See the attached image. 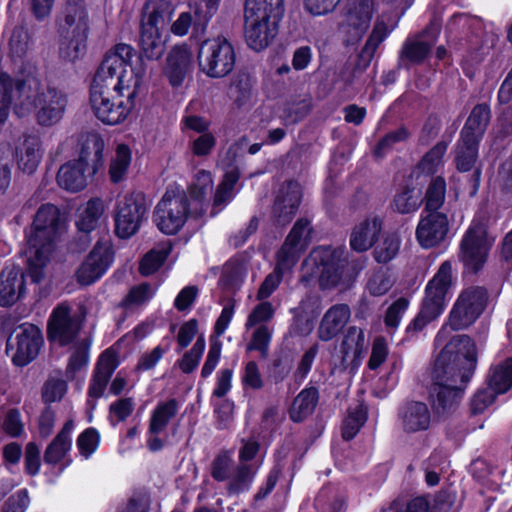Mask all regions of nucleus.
I'll return each instance as SVG.
<instances>
[{
	"mask_svg": "<svg viewBox=\"0 0 512 512\" xmlns=\"http://www.w3.org/2000/svg\"><path fill=\"white\" fill-rule=\"evenodd\" d=\"M213 186L212 175L210 172L202 170L195 176V181L191 189L193 197L201 200L211 193Z\"/></svg>",
	"mask_w": 512,
	"mask_h": 512,
	"instance_id": "nucleus-63",
	"label": "nucleus"
},
{
	"mask_svg": "<svg viewBox=\"0 0 512 512\" xmlns=\"http://www.w3.org/2000/svg\"><path fill=\"white\" fill-rule=\"evenodd\" d=\"M25 291V280L18 267H6L0 273V305L14 304Z\"/></svg>",
	"mask_w": 512,
	"mask_h": 512,
	"instance_id": "nucleus-29",
	"label": "nucleus"
},
{
	"mask_svg": "<svg viewBox=\"0 0 512 512\" xmlns=\"http://www.w3.org/2000/svg\"><path fill=\"white\" fill-rule=\"evenodd\" d=\"M237 180V172L230 171L225 174L223 181L220 183L216 190L214 206H221L232 198V190Z\"/></svg>",
	"mask_w": 512,
	"mask_h": 512,
	"instance_id": "nucleus-60",
	"label": "nucleus"
},
{
	"mask_svg": "<svg viewBox=\"0 0 512 512\" xmlns=\"http://www.w3.org/2000/svg\"><path fill=\"white\" fill-rule=\"evenodd\" d=\"M67 97L56 87L45 83H34L23 100L16 103L14 112L19 118L34 112L37 123L49 127L58 123L65 112Z\"/></svg>",
	"mask_w": 512,
	"mask_h": 512,
	"instance_id": "nucleus-4",
	"label": "nucleus"
},
{
	"mask_svg": "<svg viewBox=\"0 0 512 512\" xmlns=\"http://www.w3.org/2000/svg\"><path fill=\"white\" fill-rule=\"evenodd\" d=\"M312 228L306 218L298 219L288 234L284 244L277 253V265L261 284L257 299H267L279 286L284 271L290 270L298 261L310 242Z\"/></svg>",
	"mask_w": 512,
	"mask_h": 512,
	"instance_id": "nucleus-5",
	"label": "nucleus"
},
{
	"mask_svg": "<svg viewBox=\"0 0 512 512\" xmlns=\"http://www.w3.org/2000/svg\"><path fill=\"white\" fill-rule=\"evenodd\" d=\"M375 11L374 0H348L345 23L355 30L357 36H361L369 28Z\"/></svg>",
	"mask_w": 512,
	"mask_h": 512,
	"instance_id": "nucleus-25",
	"label": "nucleus"
},
{
	"mask_svg": "<svg viewBox=\"0 0 512 512\" xmlns=\"http://www.w3.org/2000/svg\"><path fill=\"white\" fill-rule=\"evenodd\" d=\"M167 31L141 28L140 47L142 54L150 60L159 59L165 49Z\"/></svg>",
	"mask_w": 512,
	"mask_h": 512,
	"instance_id": "nucleus-35",
	"label": "nucleus"
},
{
	"mask_svg": "<svg viewBox=\"0 0 512 512\" xmlns=\"http://www.w3.org/2000/svg\"><path fill=\"white\" fill-rule=\"evenodd\" d=\"M245 10L283 16L284 0H246Z\"/></svg>",
	"mask_w": 512,
	"mask_h": 512,
	"instance_id": "nucleus-59",
	"label": "nucleus"
},
{
	"mask_svg": "<svg viewBox=\"0 0 512 512\" xmlns=\"http://www.w3.org/2000/svg\"><path fill=\"white\" fill-rule=\"evenodd\" d=\"M476 346L466 335L453 337L436 359L430 390L434 412L444 415L453 411L462 397L463 386L476 367Z\"/></svg>",
	"mask_w": 512,
	"mask_h": 512,
	"instance_id": "nucleus-2",
	"label": "nucleus"
},
{
	"mask_svg": "<svg viewBox=\"0 0 512 512\" xmlns=\"http://www.w3.org/2000/svg\"><path fill=\"white\" fill-rule=\"evenodd\" d=\"M235 468L232 453L221 451L211 463V476L218 482L228 481Z\"/></svg>",
	"mask_w": 512,
	"mask_h": 512,
	"instance_id": "nucleus-47",
	"label": "nucleus"
},
{
	"mask_svg": "<svg viewBox=\"0 0 512 512\" xmlns=\"http://www.w3.org/2000/svg\"><path fill=\"white\" fill-rule=\"evenodd\" d=\"M383 228V217L370 214L356 224L350 235V246L357 252L369 250L378 240Z\"/></svg>",
	"mask_w": 512,
	"mask_h": 512,
	"instance_id": "nucleus-22",
	"label": "nucleus"
},
{
	"mask_svg": "<svg viewBox=\"0 0 512 512\" xmlns=\"http://www.w3.org/2000/svg\"><path fill=\"white\" fill-rule=\"evenodd\" d=\"M401 246V238L397 232L387 233L382 242L374 250V258L378 263H388L396 257Z\"/></svg>",
	"mask_w": 512,
	"mask_h": 512,
	"instance_id": "nucleus-45",
	"label": "nucleus"
},
{
	"mask_svg": "<svg viewBox=\"0 0 512 512\" xmlns=\"http://www.w3.org/2000/svg\"><path fill=\"white\" fill-rule=\"evenodd\" d=\"M43 344L40 329L32 324H23L8 338L7 354L17 366H25L39 354Z\"/></svg>",
	"mask_w": 512,
	"mask_h": 512,
	"instance_id": "nucleus-14",
	"label": "nucleus"
},
{
	"mask_svg": "<svg viewBox=\"0 0 512 512\" xmlns=\"http://www.w3.org/2000/svg\"><path fill=\"white\" fill-rule=\"evenodd\" d=\"M366 349L365 334L363 329L351 326L341 343L342 365L348 366L358 361Z\"/></svg>",
	"mask_w": 512,
	"mask_h": 512,
	"instance_id": "nucleus-33",
	"label": "nucleus"
},
{
	"mask_svg": "<svg viewBox=\"0 0 512 512\" xmlns=\"http://www.w3.org/2000/svg\"><path fill=\"white\" fill-rule=\"evenodd\" d=\"M90 24L88 8L83 1L67 4L60 24L61 32L69 39V44L60 48V54L63 58L74 61L84 54Z\"/></svg>",
	"mask_w": 512,
	"mask_h": 512,
	"instance_id": "nucleus-7",
	"label": "nucleus"
},
{
	"mask_svg": "<svg viewBox=\"0 0 512 512\" xmlns=\"http://www.w3.org/2000/svg\"><path fill=\"white\" fill-rule=\"evenodd\" d=\"M42 155L40 139L34 135H26L15 149L17 167L23 173L32 174L41 162Z\"/></svg>",
	"mask_w": 512,
	"mask_h": 512,
	"instance_id": "nucleus-27",
	"label": "nucleus"
},
{
	"mask_svg": "<svg viewBox=\"0 0 512 512\" xmlns=\"http://www.w3.org/2000/svg\"><path fill=\"white\" fill-rule=\"evenodd\" d=\"M422 203L421 193L414 188H405L398 192L392 201L394 211L407 214L416 211Z\"/></svg>",
	"mask_w": 512,
	"mask_h": 512,
	"instance_id": "nucleus-44",
	"label": "nucleus"
},
{
	"mask_svg": "<svg viewBox=\"0 0 512 512\" xmlns=\"http://www.w3.org/2000/svg\"><path fill=\"white\" fill-rule=\"evenodd\" d=\"M153 294L152 287L148 283H142L132 287L121 304L126 309H133L148 302Z\"/></svg>",
	"mask_w": 512,
	"mask_h": 512,
	"instance_id": "nucleus-54",
	"label": "nucleus"
},
{
	"mask_svg": "<svg viewBox=\"0 0 512 512\" xmlns=\"http://www.w3.org/2000/svg\"><path fill=\"white\" fill-rule=\"evenodd\" d=\"M71 344V355L65 371L68 380L74 379L76 372L85 368L89 362L90 343L88 339H78Z\"/></svg>",
	"mask_w": 512,
	"mask_h": 512,
	"instance_id": "nucleus-39",
	"label": "nucleus"
},
{
	"mask_svg": "<svg viewBox=\"0 0 512 512\" xmlns=\"http://www.w3.org/2000/svg\"><path fill=\"white\" fill-rule=\"evenodd\" d=\"M81 321L66 304L56 306L48 320L47 337L50 342L67 346L78 340Z\"/></svg>",
	"mask_w": 512,
	"mask_h": 512,
	"instance_id": "nucleus-16",
	"label": "nucleus"
},
{
	"mask_svg": "<svg viewBox=\"0 0 512 512\" xmlns=\"http://www.w3.org/2000/svg\"><path fill=\"white\" fill-rule=\"evenodd\" d=\"M118 366L117 355L114 351L105 350L96 365L92 376L88 396L97 399L101 397L106 389L107 383Z\"/></svg>",
	"mask_w": 512,
	"mask_h": 512,
	"instance_id": "nucleus-28",
	"label": "nucleus"
},
{
	"mask_svg": "<svg viewBox=\"0 0 512 512\" xmlns=\"http://www.w3.org/2000/svg\"><path fill=\"white\" fill-rule=\"evenodd\" d=\"M236 55L232 44L224 37L205 40L198 52L201 71L212 78L228 75L234 68Z\"/></svg>",
	"mask_w": 512,
	"mask_h": 512,
	"instance_id": "nucleus-11",
	"label": "nucleus"
},
{
	"mask_svg": "<svg viewBox=\"0 0 512 512\" xmlns=\"http://www.w3.org/2000/svg\"><path fill=\"white\" fill-rule=\"evenodd\" d=\"M73 420H68L44 452V461L48 464H57L63 461L72 447Z\"/></svg>",
	"mask_w": 512,
	"mask_h": 512,
	"instance_id": "nucleus-30",
	"label": "nucleus"
},
{
	"mask_svg": "<svg viewBox=\"0 0 512 512\" xmlns=\"http://www.w3.org/2000/svg\"><path fill=\"white\" fill-rule=\"evenodd\" d=\"M149 204L139 191L128 192L119 197L115 207V232L120 238L133 236L147 219Z\"/></svg>",
	"mask_w": 512,
	"mask_h": 512,
	"instance_id": "nucleus-12",
	"label": "nucleus"
},
{
	"mask_svg": "<svg viewBox=\"0 0 512 512\" xmlns=\"http://www.w3.org/2000/svg\"><path fill=\"white\" fill-rule=\"evenodd\" d=\"M60 228L58 208L53 204L40 206L26 236L27 272L34 282H40L45 276L44 268L53 251L54 241Z\"/></svg>",
	"mask_w": 512,
	"mask_h": 512,
	"instance_id": "nucleus-3",
	"label": "nucleus"
},
{
	"mask_svg": "<svg viewBox=\"0 0 512 512\" xmlns=\"http://www.w3.org/2000/svg\"><path fill=\"white\" fill-rule=\"evenodd\" d=\"M317 390L314 388L302 390L294 399L290 408V418L301 422L314 410L317 403Z\"/></svg>",
	"mask_w": 512,
	"mask_h": 512,
	"instance_id": "nucleus-41",
	"label": "nucleus"
},
{
	"mask_svg": "<svg viewBox=\"0 0 512 512\" xmlns=\"http://www.w3.org/2000/svg\"><path fill=\"white\" fill-rule=\"evenodd\" d=\"M189 200L184 190L170 187L155 207L153 221L164 234L179 232L189 217Z\"/></svg>",
	"mask_w": 512,
	"mask_h": 512,
	"instance_id": "nucleus-10",
	"label": "nucleus"
},
{
	"mask_svg": "<svg viewBox=\"0 0 512 512\" xmlns=\"http://www.w3.org/2000/svg\"><path fill=\"white\" fill-rule=\"evenodd\" d=\"M96 173L86 162L77 159L63 164L57 173L58 185L70 192L84 189L88 180Z\"/></svg>",
	"mask_w": 512,
	"mask_h": 512,
	"instance_id": "nucleus-21",
	"label": "nucleus"
},
{
	"mask_svg": "<svg viewBox=\"0 0 512 512\" xmlns=\"http://www.w3.org/2000/svg\"><path fill=\"white\" fill-rule=\"evenodd\" d=\"M398 421L405 433L422 432L430 427L431 412L426 403L409 401L399 408Z\"/></svg>",
	"mask_w": 512,
	"mask_h": 512,
	"instance_id": "nucleus-20",
	"label": "nucleus"
},
{
	"mask_svg": "<svg viewBox=\"0 0 512 512\" xmlns=\"http://www.w3.org/2000/svg\"><path fill=\"white\" fill-rule=\"evenodd\" d=\"M131 160L132 152L130 148L125 144H118L109 166V176L113 183H119L125 179Z\"/></svg>",
	"mask_w": 512,
	"mask_h": 512,
	"instance_id": "nucleus-40",
	"label": "nucleus"
},
{
	"mask_svg": "<svg viewBox=\"0 0 512 512\" xmlns=\"http://www.w3.org/2000/svg\"><path fill=\"white\" fill-rule=\"evenodd\" d=\"M301 185L295 181L284 183L276 193L272 206V220L277 225H286L296 215L302 200Z\"/></svg>",
	"mask_w": 512,
	"mask_h": 512,
	"instance_id": "nucleus-17",
	"label": "nucleus"
},
{
	"mask_svg": "<svg viewBox=\"0 0 512 512\" xmlns=\"http://www.w3.org/2000/svg\"><path fill=\"white\" fill-rule=\"evenodd\" d=\"M99 443V434L93 428L83 431L77 439V447L82 455L90 456L97 448Z\"/></svg>",
	"mask_w": 512,
	"mask_h": 512,
	"instance_id": "nucleus-64",
	"label": "nucleus"
},
{
	"mask_svg": "<svg viewBox=\"0 0 512 512\" xmlns=\"http://www.w3.org/2000/svg\"><path fill=\"white\" fill-rule=\"evenodd\" d=\"M105 205L99 198L90 199L82 208L77 220V227L83 232H91L96 229L104 215Z\"/></svg>",
	"mask_w": 512,
	"mask_h": 512,
	"instance_id": "nucleus-38",
	"label": "nucleus"
},
{
	"mask_svg": "<svg viewBox=\"0 0 512 512\" xmlns=\"http://www.w3.org/2000/svg\"><path fill=\"white\" fill-rule=\"evenodd\" d=\"M192 66V53L186 46H176L168 54L165 75L174 87L182 85Z\"/></svg>",
	"mask_w": 512,
	"mask_h": 512,
	"instance_id": "nucleus-26",
	"label": "nucleus"
},
{
	"mask_svg": "<svg viewBox=\"0 0 512 512\" xmlns=\"http://www.w3.org/2000/svg\"><path fill=\"white\" fill-rule=\"evenodd\" d=\"M393 281L386 270L373 273L366 285L368 292L373 296L384 295L392 287Z\"/></svg>",
	"mask_w": 512,
	"mask_h": 512,
	"instance_id": "nucleus-58",
	"label": "nucleus"
},
{
	"mask_svg": "<svg viewBox=\"0 0 512 512\" xmlns=\"http://www.w3.org/2000/svg\"><path fill=\"white\" fill-rule=\"evenodd\" d=\"M215 145L216 137L211 132L201 134L189 143L192 154L197 157L210 155Z\"/></svg>",
	"mask_w": 512,
	"mask_h": 512,
	"instance_id": "nucleus-61",
	"label": "nucleus"
},
{
	"mask_svg": "<svg viewBox=\"0 0 512 512\" xmlns=\"http://www.w3.org/2000/svg\"><path fill=\"white\" fill-rule=\"evenodd\" d=\"M205 350V339L203 336L198 337L193 347L184 354L179 361V367L184 373L192 372L199 364L202 354Z\"/></svg>",
	"mask_w": 512,
	"mask_h": 512,
	"instance_id": "nucleus-57",
	"label": "nucleus"
},
{
	"mask_svg": "<svg viewBox=\"0 0 512 512\" xmlns=\"http://www.w3.org/2000/svg\"><path fill=\"white\" fill-rule=\"evenodd\" d=\"M478 142L479 141L473 140V138L461 137L456 151L458 170L463 172L471 170L477 159Z\"/></svg>",
	"mask_w": 512,
	"mask_h": 512,
	"instance_id": "nucleus-43",
	"label": "nucleus"
},
{
	"mask_svg": "<svg viewBox=\"0 0 512 512\" xmlns=\"http://www.w3.org/2000/svg\"><path fill=\"white\" fill-rule=\"evenodd\" d=\"M445 193V180L442 177L433 179L426 192L425 210L429 212H436L444 203Z\"/></svg>",
	"mask_w": 512,
	"mask_h": 512,
	"instance_id": "nucleus-49",
	"label": "nucleus"
},
{
	"mask_svg": "<svg viewBox=\"0 0 512 512\" xmlns=\"http://www.w3.org/2000/svg\"><path fill=\"white\" fill-rule=\"evenodd\" d=\"M410 136V132L405 127H400L387 133L380 139L375 147L374 154L376 157H383L386 153L391 151L396 145L405 142Z\"/></svg>",
	"mask_w": 512,
	"mask_h": 512,
	"instance_id": "nucleus-52",
	"label": "nucleus"
},
{
	"mask_svg": "<svg viewBox=\"0 0 512 512\" xmlns=\"http://www.w3.org/2000/svg\"><path fill=\"white\" fill-rule=\"evenodd\" d=\"M453 282L452 265L449 261H445L427 283L421 309L407 327L408 333L421 331L444 312Z\"/></svg>",
	"mask_w": 512,
	"mask_h": 512,
	"instance_id": "nucleus-6",
	"label": "nucleus"
},
{
	"mask_svg": "<svg viewBox=\"0 0 512 512\" xmlns=\"http://www.w3.org/2000/svg\"><path fill=\"white\" fill-rule=\"evenodd\" d=\"M422 213L416 228V239L421 247L432 248L441 243L448 233V219L444 213Z\"/></svg>",
	"mask_w": 512,
	"mask_h": 512,
	"instance_id": "nucleus-19",
	"label": "nucleus"
},
{
	"mask_svg": "<svg viewBox=\"0 0 512 512\" xmlns=\"http://www.w3.org/2000/svg\"><path fill=\"white\" fill-rule=\"evenodd\" d=\"M494 242L487 234L481 222H473L463 236L459 258L464 267L471 272L479 271L485 264Z\"/></svg>",
	"mask_w": 512,
	"mask_h": 512,
	"instance_id": "nucleus-13",
	"label": "nucleus"
},
{
	"mask_svg": "<svg viewBox=\"0 0 512 512\" xmlns=\"http://www.w3.org/2000/svg\"><path fill=\"white\" fill-rule=\"evenodd\" d=\"M351 310L346 304H335L323 315L317 334L320 340L330 341L335 338L347 325Z\"/></svg>",
	"mask_w": 512,
	"mask_h": 512,
	"instance_id": "nucleus-24",
	"label": "nucleus"
},
{
	"mask_svg": "<svg viewBox=\"0 0 512 512\" xmlns=\"http://www.w3.org/2000/svg\"><path fill=\"white\" fill-rule=\"evenodd\" d=\"M21 88L22 84L19 83L14 87L12 78L6 73H0V124L8 118L13 93L19 92Z\"/></svg>",
	"mask_w": 512,
	"mask_h": 512,
	"instance_id": "nucleus-46",
	"label": "nucleus"
},
{
	"mask_svg": "<svg viewBox=\"0 0 512 512\" xmlns=\"http://www.w3.org/2000/svg\"><path fill=\"white\" fill-rule=\"evenodd\" d=\"M67 392V383L62 379L51 378L43 387L42 397L44 402L52 403L60 401Z\"/></svg>",
	"mask_w": 512,
	"mask_h": 512,
	"instance_id": "nucleus-62",
	"label": "nucleus"
},
{
	"mask_svg": "<svg viewBox=\"0 0 512 512\" xmlns=\"http://www.w3.org/2000/svg\"><path fill=\"white\" fill-rule=\"evenodd\" d=\"M274 312L275 310L272 304L262 300L248 315L245 328L248 330L256 326L266 325V323L273 318Z\"/></svg>",
	"mask_w": 512,
	"mask_h": 512,
	"instance_id": "nucleus-56",
	"label": "nucleus"
},
{
	"mask_svg": "<svg viewBox=\"0 0 512 512\" xmlns=\"http://www.w3.org/2000/svg\"><path fill=\"white\" fill-rule=\"evenodd\" d=\"M261 463H239L236 465L227 481V492L231 495L247 492L252 486Z\"/></svg>",
	"mask_w": 512,
	"mask_h": 512,
	"instance_id": "nucleus-32",
	"label": "nucleus"
},
{
	"mask_svg": "<svg viewBox=\"0 0 512 512\" xmlns=\"http://www.w3.org/2000/svg\"><path fill=\"white\" fill-rule=\"evenodd\" d=\"M79 158L77 160L86 162L94 171L102 165L104 141L97 133H86L79 139Z\"/></svg>",
	"mask_w": 512,
	"mask_h": 512,
	"instance_id": "nucleus-34",
	"label": "nucleus"
},
{
	"mask_svg": "<svg viewBox=\"0 0 512 512\" xmlns=\"http://www.w3.org/2000/svg\"><path fill=\"white\" fill-rule=\"evenodd\" d=\"M310 264L318 269L319 285L322 289L346 288L352 281L343 248L318 247L304 261V266Z\"/></svg>",
	"mask_w": 512,
	"mask_h": 512,
	"instance_id": "nucleus-8",
	"label": "nucleus"
},
{
	"mask_svg": "<svg viewBox=\"0 0 512 512\" xmlns=\"http://www.w3.org/2000/svg\"><path fill=\"white\" fill-rule=\"evenodd\" d=\"M245 39L249 47L260 51L274 39L281 15L245 10Z\"/></svg>",
	"mask_w": 512,
	"mask_h": 512,
	"instance_id": "nucleus-15",
	"label": "nucleus"
},
{
	"mask_svg": "<svg viewBox=\"0 0 512 512\" xmlns=\"http://www.w3.org/2000/svg\"><path fill=\"white\" fill-rule=\"evenodd\" d=\"M490 120V109L485 104L475 106L461 132V137L479 141Z\"/></svg>",
	"mask_w": 512,
	"mask_h": 512,
	"instance_id": "nucleus-37",
	"label": "nucleus"
},
{
	"mask_svg": "<svg viewBox=\"0 0 512 512\" xmlns=\"http://www.w3.org/2000/svg\"><path fill=\"white\" fill-rule=\"evenodd\" d=\"M272 332V329L267 325L256 326L252 333L251 341L247 346V350H256L260 353L261 357L265 358L268 354Z\"/></svg>",
	"mask_w": 512,
	"mask_h": 512,
	"instance_id": "nucleus-55",
	"label": "nucleus"
},
{
	"mask_svg": "<svg viewBox=\"0 0 512 512\" xmlns=\"http://www.w3.org/2000/svg\"><path fill=\"white\" fill-rule=\"evenodd\" d=\"M171 251V246L165 245L160 249H153L148 252L142 259L139 271L142 275L148 276L156 272L159 267L164 263L168 254Z\"/></svg>",
	"mask_w": 512,
	"mask_h": 512,
	"instance_id": "nucleus-50",
	"label": "nucleus"
},
{
	"mask_svg": "<svg viewBox=\"0 0 512 512\" xmlns=\"http://www.w3.org/2000/svg\"><path fill=\"white\" fill-rule=\"evenodd\" d=\"M440 26L437 23H432L424 32L421 37L428 35V40H411L407 41L402 49V57H405L411 62L419 63L423 61L430 53L432 46L436 42L439 34Z\"/></svg>",
	"mask_w": 512,
	"mask_h": 512,
	"instance_id": "nucleus-31",
	"label": "nucleus"
},
{
	"mask_svg": "<svg viewBox=\"0 0 512 512\" xmlns=\"http://www.w3.org/2000/svg\"><path fill=\"white\" fill-rule=\"evenodd\" d=\"M113 261V252L109 245L98 244L76 271L77 281L81 285H90L101 278Z\"/></svg>",
	"mask_w": 512,
	"mask_h": 512,
	"instance_id": "nucleus-18",
	"label": "nucleus"
},
{
	"mask_svg": "<svg viewBox=\"0 0 512 512\" xmlns=\"http://www.w3.org/2000/svg\"><path fill=\"white\" fill-rule=\"evenodd\" d=\"M487 292L484 288L472 286L464 289L456 299L450 314L448 324L438 332L435 342L441 345L448 336V328L461 330L473 324L485 309Z\"/></svg>",
	"mask_w": 512,
	"mask_h": 512,
	"instance_id": "nucleus-9",
	"label": "nucleus"
},
{
	"mask_svg": "<svg viewBox=\"0 0 512 512\" xmlns=\"http://www.w3.org/2000/svg\"><path fill=\"white\" fill-rule=\"evenodd\" d=\"M135 49L119 43L107 51L90 89V106L104 124L123 122L135 106L145 69L132 67Z\"/></svg>",
	"mask_w": 512,
	"mask_h": 512,
	"instance_id": "nucleus-1",
	"label": "nucleus"
},
{
	"mask_svg": "<svg viewBox=\"0 0 512 512\" xmlns=\"http://www.w3.org/2000/svg\"><path fill=\"white\" fill-rule=\"evenodd\" d=\"M447 150V144L444 141L438 142L429 152H427L420 161L418 168L425 174L437 172L442 165L443 156Z\"/></svg>",
	"mask_w": 512,
	"mask_h": 512,
	"instance_id": "nucleus-51",
	"label": "nucleus"
},
{
	"mask_svg": "<svg viewBox=\"0 0 512 512\" xmlns=\"http://www.w3.org/2000/svg\"><path fill=\"white\" fill-rule=\"evenodd\" d=\"M179 409L180 404L174 398L159 402L150 417L149 433L155 435L161 433L177 415Z\"/></svg>",
	"mask_w": 512,
	"mask_h": 512,
	"instance_id": "nucleus-36",
	"label": "nucleus"
},
{
	"mask_svg": "<svg viewBox=\"0 0 512 512\" xmlns=\"http://www.w3.org/2000/svg\"><path fill=\"white\" fill-rule=\"evenodd\" d=\"M488 385L498 394L505 393L512 387V358L491 368Z\"/></svg>",
	"mask_w": 512,
	"mask_h": 512,
	"instance_id": "nucleus-42",
	"label": "nucleus"
},
{
	"mask_svg": "<svg viewBox=\"0 0 512 512\" xmlns=\"http://www.w3.org/2000/svg\"><path fill=\"white\" fill-rule=\"evenodd\" d=\"M367 420L366 408L358 405L355 409L348 412L347 417L343 421L342 436L345 440H350L356 436L360 428Z\"/></svg>",
	"mask_w": 512,
	"mask_h": 512,
	"instance_id": "nucleus-48",
	"label": "nucleus"
},
{
	"mask_svg": "<svg viewBox=\"0 0 512 512\" xmlns=\"http://www.w3.org/2000/svg\"><path fill=\"white\" fill-rule=\"evenodd\" d=\"M389 29L382 19H377L365 46L362 49V56L371 59L374 56L378 46L388 36Z\"/></svg>",
	"mask_w": 512,
	"mask_h": 512,
	"instance_id": "nucleus-53",
	"label": "nucleus"
},
{
	"mask_svg": "<svg viewBox=\"0 0 512 512\" xmlns=\"http://www.w3.org/2000/svg\"><path fill=\"white\" fill-rule=\"evenodd\" d=\"M174 10L168 0H147L142 8L141 28L167 31Z\"/></svg>",
	"mask_w": 512,
	"mask_h": 512,
	"instance_id": "nucleus-23",
	"label": "nucleus"
}]
</instances>
